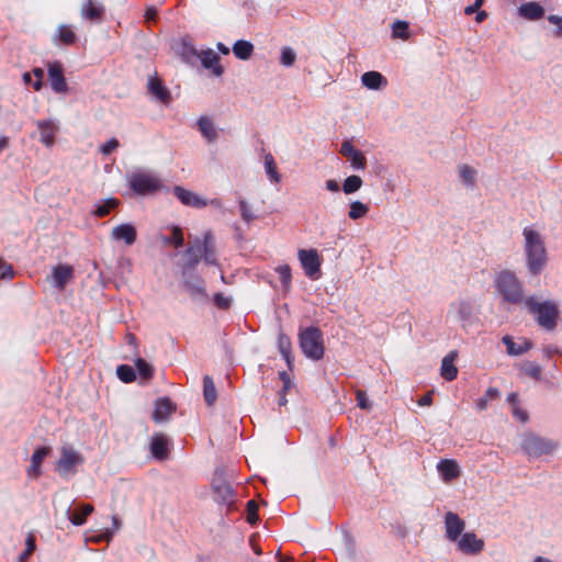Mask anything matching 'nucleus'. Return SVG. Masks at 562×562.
I'll return each instance as SVG.
<instances>
[{
  "label": "nucleus",
  "mask_w": 562,
  "mask_h": 562,
  "mask_svg": "<svg viewBox=\"0 0 562 562\" xmlns=\"http://www.w3.org/2000/svg\"><path fill=\"white\" fill-rule=\"evenodd\" d=\"M526 267L531 276H539L548 263L544 237L532 227L522 229Z\"/></svg>",
  "instance_id": "nucleus-1"
},
{
  "label": "nucleus",
  "mask_w": 562,
  "mask_h": 562,
  "mask_svg": "<svg viewBox=\"0 0 562 562\" xmlns=\"http://www.w3.org/2000/svg\"><path fill=\"white\" fill-rule=\"evenodd\" d=\"M496 293L501 296L502 303L515 306H525L530 295L526 294L522 281L517 274L508 269H503L494 278Z\"/></svg>",
  "instance_id": "nucleus-2"
},
{
  "label": "nucleus",
  "mask_w": 562,
  "mask_h": 562,
  "mask_svg": "<svg viewBox=\"0 0 562 562\" xmlns=\"http://www.w3.org/2000/svg\"><path fill=\"white\" fill-rule=\"evenodd\" d=\"M232 477L233 473H228L224 468H217L211 482L214 501L220 505H225L227 513L235 508L237 499V493L231 482Z\"/></svg>",
  "instance_id": "nucleus-3"
},
{
  "label": "nucleus",
  "mask_w": 562,
  "mask_h": 562,
  "mask_svg": "<svg viewBox=\"0 0 562 562\" xmlns=\"http://www.w3.org/2000/svg\"><path fill=\"white\" fill-rule=\"evenodd\" d=\"M525 307L536 318L538 325L546 330H553L558 325L559 307L553 301L539 302L530 295Z\"/></svg>",
  "instance_id": "nucleus-4"
},
{
  "label": "nucleus",
  "mask_w": 562,
  "mask_h": 562,
  "mask_svg": "<svg viewBox=\"0 0 562 562\" xmlns=\"http://www.w3.org/2000/svg\"><path fill=\"white\" fill-rule=\"evenodd\" d=\"M300 347L308 359L321 360L325 352L323 333L318 327L310 326L299 333Z\"/></svg>",
  "instance_id": "nucleus-5"
},
{
  "label": "nucleus",
  "mask_w": 562,
  "mask_h": 562,
  "mask_svg": "<svg viewBox=\"0 0 562 562\" xmlns=\"http://www.w3.org/2000/svg\"><path fill=\"white\" fill-rule=\"evenodd\" d=\"M520 447L529 458H539L553 453L558 443L552 439L527 432L522 436Z\"/></svg>",
  "instance_id": "nucleus-6"
},
{
  "label": "nucleus",
  "mask_w": 562,
  "mask_h": 562,
  "mask_svg": "<svg viewBox=\"0 0 562 562\" xmlns=\"http://www.w3.org/2000/svg\"><path fill=\"white\" fill-rule=\"evenodd\" d=\"M85 462L81 453L72 447L64 446L60 450V458L56 463V471L63 477L74 475L77 472V467Z\"/></svg>",
  "instance_id": "nucleus-7"
},
{
  "label": "nucleus",
  "mask_w": 562,
  "mask_h": 562,
  "mask_svg": "<svg viewBox=\"0 0 562 562\" xmlns=\"http://www.w3.org/2000/svg\"><path fill=\"white\" fill-rule=\"evenodd\" d=\"M299 259L305 274L312 280H316L321 274V258L316 249H300Z\"/></svg>",
  "instance_id": "nucleus-8"
},
{
  "label": "nucleus",
  "mask_w": 562,
  "mask_h": 562,
  "mask_svg": "<svg viewBox=\"0 0 562 562\" xmlns=\"http://www.w3.org/2000/svg\"><path fill=\"white\" fill-rule=\"evenodd\" d=\"M130 186L138 194L155 192L160 188L159 180L149 173H134L130 179Z\"/></svg>",
  "instance_id": "nucleus-9"
},
{
  "label": "nucleus",
  "mask_w": 562,
  "mask_h": 562,
  "mask_svg": "<svg viewBox=\"0 0 562 562\" xmlns=\"http://www.w3.org/2000/svg\"><path fill=\"white\" fill-rule=\"evenodd\" d=\"M200 248L206 265L218 266L216 241L212 231H206L200 237Z\"/></svg>",
  "instance_id": "nucleus-10"
},
{
  "label": "nucleus",
  "mask_w": 562,
  "mask_h": 562,
  "mask_svg": "<svg viewBox=\"0 0 562 562\" xmlns=\"http://www.w3.org/2000/svg\"><path fill=\"white\" fill-rule=\"evenodd\" d=\"M458 549L464 554L476 555L483 551L484 540L474 532H465L458 539Z\"/></svg>",
  "instance_id": "nucleus-11"
},
{
  "label": "nucleus",
  "mask_w": 562,
  "mask_h": 562,
  "mask_svg": "<svg viewBox=\"0 0 562 562\" xmlns=\"http://www.w3.org/2000/svg\"><path fill=\"white\" fill-rule=\"evenodd\" d=\"M446 537L450 541H457L465 527V522L456 513L448 512L445 516Z\"/></svg>",
  "instance_id": "nucleus-12"
},
{
  "label": "nucleus",
  "mask_w": 562,
  "mask_h": 562,
  "mask_svg": "<svg viewBox=\"0 0 562 562\" xmlns=\"http://www.w3.org/2000/svg\"><path fill=\"white\" fill-rule=\"evenodd\" d=\"M184 277L183 285L191 297L196 301H205L207 293L204 280L199 276H188V273Z\"/></svg>",
  "instance_id": "nucleus-13"
},
{
  "label": "nucleus",
  "mask_w": 562,
  "mask_h": 562,
  "mask_svg": "<svg viewBox=\"0 0 562 562\" xmlns=\"http://www.w3.org/2000/svg\"><path fill=\"white\" fill-rule=\"evenodd\" d=\"M184 254L187 260L183 266V276L191 271H194L200 261L203 259L202 251L200 248V237H195L192 241H190Z\"/></svg>",
  "instance_id": "nucleus-14"
},
{
  "label": "nucleus",
  "mask_w": 562,
  "mask_h": 562,
  "mask_svg": "<svg viewBox=\"0 0 562 562\" xmlns=\"http://www.w3.org/2000/svg\"><path fill=\"white\" fill-rule=\"evenodd\" d=\"M111 238L116 241H124L126 246H132L137 238L135 226L130 223L114 226L111 231Z\"/></svg>",
  "instance_id": "nucleus-15"
},
{
  "label": "nucleus",
  "mask_w": 562,
  "mask_h": 562,
  "mask_svg": "<svg viewBox=\"0 0 562 562\" xmlns=\"http://www.w3.org/2000/svg\"><path fill=\"white\" fill-rule=\"evenodd\" d=\"M173 194L180 200V202L186 206H191L195 209H202L207 205V202L199 196L196 193L187 190L180 186H176L173 188Z\"/></svg>",
  "instance_id": "nucleus-16"
},
{
  "label": "nucleus",
  "mask_w": 562,
  "mask_h": 562,
  "mask_svg": "<svg viewBox=\"0 0 562 562\" xmlns=\"http://www.w3.org/2000/svg\"><path fill=\"white\" fill-rule=\"evenodd\" d=\"M75 270L69 265H57L53 268L52 278L54 285L58 290H64L66 285L74 279Z\"/></svg>",
  "instance_id": "nucleus-17"
},
{
  "label": "nucleus",
  "mask_w": 562,
  "mask_h": 562,
  "mask_svg": "<svg viewBox=\"0 0 562 562\" xmlns=\"http://www.w3.org/2000/svg\"><path fill=\"white\" fill-rule=\"evenodd\" d=\"M40 131V140L46 147H52L55 144V134L58 131V125L53 120H40L36 122Z\"/></svg>",
  "instance_id": "nucleus-18"
},
{
  "label": "nucleus",
  "mask_w": 562,
  "mask_h": 562,
  "mask_svg": "<svg viewBox=\"0 0 562 562\" xmlns=\"http://www.w3.org/2000/svg\"><path fill=\"white\" fill-rule=\"evenodd\" d=\"M48 79L52 89L57 93L66 92L68 89L66 78L63 74V67L58 63L49 64L48 66Z\"/></svg>",
  "instance_id": "nucleus-19"
},
{
  "label": "nucleus",
  "mask_w": 562,
  "mask_h": 562,
  "mask_svg": "<svg viewBox=\"0 0 562 562\" xmlns=\"http://www.w3.org/2000/svg\"><path fill=\"white\" fill-rule=\"evenodd\" d=\"M198 58L201 60L202 66L206 69H211L212 74L216 77H221L224 74V68L221 66L220 56L211 48L199 52Z\"/></svg>",
  "instance_id": "nucleus-20"
},
{
  "label": "nucleus",
  "mask_w": 562,
  "mask_h": 562,
  "mask_svg": "<svg viewBox=\"0 0 562 562\" xmlns=\"http://www.w3.org/2000/svg\"><path fill=\"white\" fill-rule=\"evenodd\" d=\"M176 411V405L168 397L158 398L155 403V411L153 413V419L156 423H161L168 419V417Z\"/></svg>",
  "instance_id": "nucleus-21"
},
{
  "label": "nucleus",
  "mask_w": 562,
  "mask_h": 562,
  "mask_svg": "<svg viewBox=\"0 0 562 562\" xmlns=\"http://www.w3.org/2000/svg\"><path fill=\"white\" fill-rule=\"evenodd\" d=\"M150 452L157 460H166L169 456L168 438L162 434H156L150 441Z\"/></svg>",
  "instance_id": "nucleus-22"
},
{
  "label": "nucleus",
  "mask_w": 562,
  "mask_h": 562,
  "mask_svg": "<svg viewBox=\"0 0 562 562\" xmlns=\"http://www.w3.org/2000/svg\"><path fill=\"white\" fill-rule=\"evenodd\" d=\"M81 16L94 23H99L104 16V7L100 3L87 0L81 7Z\"/></svg>",
  "instance_id": "nucleus-23"
},
{
  "label": "nucleus",
  "mask_w": 562,
  "mask_h": 562,
  "mask_svg": "<svg viewBox=\"0 0 562 562\" xmlns=\"http://www.w3.org/2000/svg\"><path fill=\"white\" fill-rule=\"evenodd\" d=\"M503 344L506 346V352L509 356H520L532 348V342L527 338H522L519 342L506 335L502 338Z\"/></svg>",
  "instance_id": "nucleus-24"
},
{
  "label": "nucleus",
  "mask_w": 562,
  "mask_h": 562,
  "mask_svg": "<svg viewBox=\"0 0 562 562\" xmlns=\"http://www.w3.org/2000/svg\"><path fill=\"white\" fill-rule=\"evenodd\" d=\"M361 83L370 90H382L387 86V79L379 71H367L361 76Z\"/></svg>",
  "instance_id": "nucleus-25"
},
{
  "label": "nucleus",
  "mask_w": 562,
  "mask_h": 562,
  "mask_svg": "<svg viewBox=\"0 0 562 562\" xmlns=\"http://www.w3.org/2000/svg\"><path fill=\"white\" fill-rule=\"evenodd\" d=\"M50 450V447H40L34 451L31 458V465L27 469L29 476L36 479L41 475L42 462L49 454Z\"/></svg>",
  "instance_id": "nucleus-26"
},
{
  "label": "nucleus",
  "mask_w": 562,
  "mask_h": 562,
  "mask_svg": "<svg viewBox=\"0 0 562 562\" xmlns=\"http://www.w3.org/2000/svg\"><path fill=\"white\" fill-rule=\"evenodd\" d=\"M91 504H81L76 509H67L66 514L70 522L75 526H82L86 522L87 517L93 512Z\"/></svg>",
  "instance_id": "nucleus-27"
},
{
  "label": "nucleus",
  "mask_w": 562,
  "mask_h": 562,
  "mask_svg": "<svg viewBox=\"0 0 562 562\" xmlns=\"http://www.w3.org/2000/svg\"><path fill=\"white\" fill-rule=\"evenodd\" d=\"M149 92L160 102L168 104L171 100L169 90L162 85L158 78H150L148 81Z\"/></svg>",
  "instance_id": "nucleus-28"
},
{
  "label": "nucleus",
  "mask_w": 562,
  "mask_h": 562,
  "mask_svg": "<svg viewBox=\"0 0 562 562\" xmlns=\"http://www.w3.org/2000/svg\"><path fill=\"white\" fill-rule=\"evenodd\" d=\"M456 358L457 351H451L441 361L440 373L441 376L447 381H452L458 375V369L453 364Z\"/></svg>",
  "instance_id": "nucleus-29"
},
{
  "label": "nucleus",
  "mask_w": 562,
  "mask_h": 562,
  "mask_svg": "<svg viewBox=\"0 0 562 562\" xmlns=\"http://www.w3.org/2000/svg\"><path fill=\"white\" fill-rule=\"evenodd\" d=\"M438 472L447 482L457 479L460 475V469L454 460H441L437 465Z\"/></svg>",
  "instance_id": "nucleus-30"
},
{
  "label": "nucleus",
  "mask_w": 562,
  "mask_h": 562,
  "mask_svg": "<svg viewBox=\"0 0 562 562\" xmlns=\"http://www.w3.org/2000/svg\"><path fill=\"white\" fill-rule=\"evenodd\" d=\"M518 12L520 16L530 21L539 20L544 15V9L538 2H527L519 7Z\"/></svg>",
  "instance_id": "nucleus-31"
},
{
  "label": "nucleus",
  "mask_w": 562,
  "mask_h": 562,
  "mask_svg": "<svg viewBox=\"0 0 562 562\" xmlns=\"http://www.w3.org/2000/svg\"><path fill=\"white\" fill-rule=\"evenodd\" d=\"M198 127L202 136L206 138L207 142L210 143L214 142L218 136L213 121L206 116H202L199 119Z\"/></svg>",
  "instance_id": "nucleus-32"
},
{
  "label": "nucleus",
  "mask_w": 562,
  "mask_h": 562,
  "mask_svg": "<svg viewBox=\"0 0 562 562\" xmlns=\"http://www.w3.org/2000/svg\"><path fill=\"white\" fill-rule=\"evenodd\" d=\"M232 50L236 58L248 60L252 56L254 45L248 41L239 40L234 43Z\"/></svg>",
  "instance_id": "nucleus-33"
},
{
  "label": "nucleus",
  "mask_w": 562,
  "mask_h": 562,
  "mask_svg": "<svg viewBox=\"0 0 562 562\" xmlns=\"http://www.w3.org/2000/svg\"><path fill=\"white\" fill-rule=\"evenodd\" d=\"M178 54L187 64H193L199 56L198 49L188 41L183 40L179 46Z\"/></svg>",
  "instance_id": "nucleus-34"
},
{
  "label": "nucleus",
  "mask_w": 562,
  "mask_h": 562,
  "mask_svg": "<svg viewBox=\"0 0 562 562\" xmlns=\"http://www.w3.org/2000/svg\"><path fill=\"white\" fill-rule=\"evenodd\" d=\"M203 396L209 406L213 405L217 398L216 389L213 379L209 375L203 378Z\"/></svg>",
  "instance_id": "nucleus-35"
},
{
  "label": "nucleus",
  "mask_w": 562,
  "mask_h": 562,
  "mask_svg": "<svg viewBox=\"0 0 562 562\" xmlns=\"http://www.w3.org/2000/svg\"><path fill=\"white\" fill-rule=\"evenodd\" d=\"M135 368L140 376L143 383L148 382L154 375V368L143 358H137L135 361Z\"/></svg>",
  "instance_id": "nucleus-36"
},
{
  "label": "nucleus",
  "mask_w": 562,
  "mask_h": 562,
  "mask_svg": "<svg viewBox=\"0 0 562 562\" xmlns=\"http://www.w3.org/2000/svg\"><path fill=\"white\" fill-rule=\"evenodd\" d=\"M452 307L457 311L461 321H469L473 314V305L468 300H460L452 304Z\"/></svg>",
  "instance_id": "nucleus-37"
},
{
  "label": "nucleus",
  "mask_w": 562,
  "mask_h": 562,
  "mask_svg": "<svg viewBox=\"0 0 562 562\" xmlns=\"http://www.w3.org/2000/svg\"><path fill=\"white\" fill-rule=\"evenodd\" d=\"M265 169L272 182L279 183L281 181V175L278 172L274 158L270 153L265 155Z\"/></svg>",
  "instance_id": "nucleus-38"
},
{
  "label": "nucleus",
  "mask_w": 562,
  "mask_h": 562,
  "mask_svg": "<svg viewBox=\"0 0 562 562\" xmlns=\"http://www.w3.org/2000/svg\"><path fill=\"white\" fill-rule=\"evenodd\" d=\"M278 346H279V350H280L281 355L283 356V358L285 359L289 368L291 369V367H292V357H291V341H290V338L286 335L281 334L279 336V339H278Z\"/></svg>",
  "instance_id": "nucleus-39"
},
{
  "label": "nucleus",
  "mask_w": 562,
  "mask_h": 562,
  "mask_svg": "<svg viewBox=\"0 0 562 562\" xmlns=\"http://www.w3.org/2000/svg\"><path fill=\"white\" fill-rule=\"evenodd\" d=\"M408 23L405 21H395L392 24V36L394 38H401L403 41H406L409 38V32H408Z\"/></svg>",
  "instance_id": "nucleus-40"
},
{
  "label": "nucleus",
  "mask_w": 562,
  "mask_h": 562,
  "mask_svg": "<svg viewBox=\"0 0 562 562\" xmlns=\"http://www.w3.org/2000/svg\"><path fill=\"white\" fill-rule=\"evenodd\" d=\"M499 396V391L496 387H488L485 394L476 401V408L482 412L485 411L488 406V402L497 398Z\"/></svg>",
  "instance_id": "nucleus-41"
},
{
  "label": "nucleus",
  "mask_w": 562,
  "mask_h": 562,
  "mask_svg": "<svg viewBox=\"0 0 562 562\" xmlns=\"http://www.w3.org/2000/svg\"><path fill=\"white\" fill-rule=\"evenodd\" d=\"M362 179L359 176L352 175L345 179L342 190L346 194L357 192L362 187Z\"/></svg>",
  "instance_id": "nucleus-42"
},
{
  "label": "nucleus",
  "mask_w": 562,
  "mask_h": 562,
  "mask_svg": "<svg viewBox=\"0 0 562 562\" xmlns=\"http://www.w3.org/2000/svg\"><path fill=\"white\" fill-rule=\"evenodd\" d=\"M369 212V207L360 201H353L350 204L348 216L351 220H359L364 217Z\"/></svg>",
  "instance_id": "nucleus-43"
},
{
  "label": "nucleus",
  "mask_w": 562,
  "mask_h": 562,
  "mask_svg": "<svg viewBox=\"0 0 562 562\" xmlns=\"http://www.w3.org/2000/svg\"><path fill=\"white\" fill-rule=\"evenodd\" d=\"M116 374L124 383H131L136 380V372L134 368L127 364H121L116 368Z\"/></svg>",
  "instance_id": "nucleus-44"
},
{
  "label": "nucleus",
  "mask_w": 562,
  "mask_h": 562,
  "mask_svg": "<svg viewBox=\"0 0 562 562\" xmlns=\"http://www.w3.org/2000/svg\"><path fill=\"white\" fill-rule=\"evenodd\" d=\"M459 176L464 184L474 186L476 170L468 165H462L459 167Z\"/></svg>",
  "instance_id": "nucleus-45"
},
{
  "label": "nucleus",
  "mask_w": 562,
  "mask_h": 562,
  "mask_svg": "<svg viewBox=\"0 0 562 562\" xmlns=\"http://www.w3.org/2000/svg\"><path fill=\"white\" fill-rule=\"evenodd\" d=\"M119 201L116 199H108L97 206L94 215L98 217L106 216L110 211L115 209Z\"/></svg>",
  "instance_id": "nucleus-46"
},
{
  "label": "nucleus",
  "mask_w": 562,
  "mask_h": 562,
  "mask_svg": "<svg viewBox=\"0 0 562 562\" xmlns=\"http://www.w3.org/2000/svg\"><path fill=\"white\" fill-rule=\"evenodd\" d=\"M58 37L59 41L66 45H71L76 42L75 32L67 25H60L58 27Z\"/></svg>",
  "instance_id": "nucleus-47"
},
{
  "label": "nucleus",
  "mask_w": 562,
  "mask_h": 562,
  "mask_svg": "<svg viewBox=\"0 0 562 562\" xmlns=\"http://www.w3.org/2000/svg\"><path fill=\"white\" fill-rule=\"evenodd\" d=\"M26 548L25 550L19 555V559L18 561L19 562H27L29 558L32 555V553L35 551L36 549V544H35V537L34 535L32 533H29L27 537H26Z\"/></svg>",
  "instance_id": "nucleus-48"
},
{
  "label": "nucleus",
  "mask_w": 562,
  "mask_h": 562,
  "mask_svg": "<svg viewBox=\"0 0 562 562\" xmlns=\"http://www.w3.org/2000/svg\"><path fill=\"white\" fill-rule=\"evenodd\" d=\"M521 370L526 375H528L535 380H540V378H541V372H542L541 367L535 362H531V361L525 362L521 366Z\"/></svg>",
  "instance_id": "nucleus-49"
},
{
  "label": "nucleus",
  "mask_w": 562,
  "mask_h": 562,
  "mask_svg": "<svg viewBox=\"0 0 562 562\" xmlns=\"http://www.w3.org/2000/svg\"><path fill=\"white\" fill-rule=\"evenodd\" d=\"M351 167L357 170H364L367 167V159L360 150H356L352 155L347 158Z\"/></svg>",
  "instance_id": "nucleus-50"
},
{
  "label": "nucleus",
  "mask_w": 562,
  "mask_h": 562,
  "mask_svg": "<svg viewBox=\"0 0 562 562\" xmlns=\"http://www.w3.org/2000/svg\"><path fill=\"white\" fill-rule=\"evenodd\" d=\"M165 243L175 245L176 248L183 246L184 239L180 227L175 226L171 231V236L165 238Z\"/></svg>",
  "instance_id": "nucleus-51"
},
{
  "label": "nucleus",
  "mask_w": 562,
  "mask_h": 562,
  "mask_svg": "<svg viewBox=\"0 0 562 562\" xmlns=\"http://www.w3.org/2000/svg\"><path fill=\"white\" fill-rule=\"evenodd\" d=\"M296 59V53L291 47H283L281 52L280 63L285 67L294 65Z\"/></svg>",
  "instance_id": "nucleus-52"
},
{
  "label": "nucleus",
  "mask_w": 562,
  "mask_h": 562,
  "mask_svg": "<svg viewBox=\"0 0 562 562\" xmlns=\"http://www.w3.org/2000/svg\"><path fill=\"white\" fill-rule=\"evenodd\" d=\"M277 272L280 274V279L282 282V285L285 290H289L292 276H291V268L288 265H283L277 268Z\"/></svg>",
  "instance_id": "nucleus-53"
},
{
  "label": "nucleus",
  "mask_w": 562,
  "mask_h": 562,
  "mask_svg": "<svg viewBox=\"0 0 562 562\" xmlns=\"http://www.w3.org/2000/svg\"><path fill=\"white\" fill-rule=\"evenodd\" d=\"M238 204H239V210H240V216L244 222L250 223L251 221H254L256 218V215L251 212L250 206L244 199H240L238 201Z\"/></svg>",
  "instance_id": "nucleus-54"
},
{
  "label": "nucleus",
  "mask_w": 562,
  "mask_h": 562,
  "mask_svg": "<svg viewBox=\"0 0 562 562\" xmlns=\"http://www.w3.org/2000/svg\"><path fill=\"white\" fill-rule=\"evenodd\" d=\"M258 520V505L255 501H249L247 503V521L250 525H255Z\"/></svg>",
  "instance_id": "nucleus-55"
},
{
  "label": "nucleus",
  "mask_w": 562,
  "mask_h": 562,
  "mask_svg": "<svg viewBox=\"0 0 562 562\" xmlns=\"http://www.w3.org/2000/svg\"><path fill=\"white\" fill-rule=\"evenodd\" d=\"M356 398L358 406L362 409L370 411L372 405L370 401L368 400V396L364 391L358 390L356 393Z\"/></svg>",
  "instance_id": "nucleus-56"
},
{
  "label": "nucleus",
  "mask_w": 562,
  "mask_h": 562,
  "mask_svg": "<svg viewBox=\"0 0 562 562\" xmlns=\"http://www.w3.org/2000/svg\"><path fill=\"white\" fill-rule=\"evenodd\" d=\"M120 146V143L116 138H111L105 144H103L100 148L103 155H110Z\"/></svg>",
  "instance_id": "nucleus-57"
},
{
  "label": "nucleus",
  "mask_w": 562,
  "mask_h": 562,
  "mask_svg": "<svg viewBox=\"0 0 562 562\" xmlns=\"http://www.w3.org/2000/svg\"><path fill=\"white\" fill-rule=\"evenodd\" d=\"M214 303L217 307L226 310L231 306V299L224 296L222 293H216L214 296Z\"/></svg>",
  "instance_id": "nucleus-58"
},
{
  "label": "nucleus",
  "mask_w": 562,
  "mask_h": 562,
  "mask_svg": "<svg viewBox=\"0 0 562 562\" xmlns=\"http://www.w3.org/2000/svg\"><path fill=\"white\" fill-rule=\"evenodd\" d=\"M0 272L2 279H10L13 277L12 266L7 263L2 258H0Z\"/></svg>",
  "instance_id": "nucleus-59"
},
{
  "label": "nucleus",
  "mask_w": 562,
  "mask_h": 562,
  "mask_svg": "<svg viewBox=\"0 0 562 562\" xmlns=\"http://www.w3.org/2000/svg\"><path fill=\"white\" fill-rule=\"evenodd\" d=\"M112 538H113V531L105 529V530L101 531L99 535L92 537L91 541H93V542H101V541L110 542L112 540Z\"/></svg>",
  "instance_id": "nucleus-60"
},
{
  "label": "nucleus",
  "mask_w": 562,
  "mask_h": 562,
  "mask_svg": "<svg viewBox=\"0 0 562 562\" xmlns=\"http://www.w3.org/2000/svg\"><path fill=\"white\" fill-rule=\"evenodd\" d=\"M279 378L283 382V386L281 390L283 393H286L292 386L291 378H290L289 373L285 371L279 372Z\"/></svg>",
  "instance_id": "nucleus-61"
},
{
  "label": "nucleus",
  "mask_w": 562,
  "mask_h": 562,
  "mask_svg": "<svg viewBox=\"0 0 562 562\" xmlns=\"http://www.w3.org/2000/svg\"><path fill=\"white\" fill-rule=\"evenodd\" d=\"M357 149L353 147V145L349 140H345L341 144L340 154L348 158L350 155H352Z\"/></svg>",
  "instance_id": "nucleus-62"
},
{
  "label": "nucleus",
  "mask_w": 562,
  "mask_h": 562,
  "mask_svg": "<svg viewBox=\"0 0 562 562\" xmlns=\"http://www.w3.org/2000/svg\"><path fill=\"white\" fill-rule=\"evenodd\" d=\"M548 21L554 25H557V36H562V18L558 15H549Z\"/></svg>",
  "instance_id": "nucleus-63"
},
{
  "label": "nucleus",
  "mask_w": 562,
  "mask_h": 562,
  "mask_svg": "<svg viewBox=\"0 0 562 562\" xmlns=\"http://www.w3.org/2000/svg\"><path fill=\"white\" fill-rule=\"evenodd\" d=\"M484 0H475V2L471 5H468L465 9H464V13L467 15H471L473 13H475L483 4Z\"/></svg>",
  "instance_id": "nucleus-64"
}]
</instances>
